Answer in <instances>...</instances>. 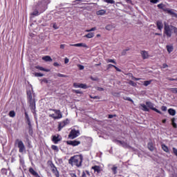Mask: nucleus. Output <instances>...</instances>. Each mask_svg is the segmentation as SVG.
<instances>
[{"mask_svg":"<svg viewBox=\"0 0 177 177\" xmlns=\"http://www.w3.org/2000/svg\"><path fill=\"white\" fill-rule=\"evenodd\" d=\"M53 28H55V30H57V28H59V27H57V25H56V24H53Z\"/></svg>","mask_w":177,"mask_h":177,"instance_id":"nucleus-58","label":"nucleus"},{"mask_svg":"<svg viewBox=\"0 0 177 177\" xmlns=\"http://www.w3.org/2000/svg\"><path fill=\"white\" fill-rule=\"evenodd\" d=\"M26 122H27L29 128H31V121H30V120H26Z\"/></svg>","mask_w":177,"mask_h":177,"instance_id":"nucleus-49","label":"nucleus"},{"mask_svg":"<svg viewBox=\"0 0 177 177\" xmlns=\"http://www.w3.org/2000/svg\"><path fill=\"white\" fill-rule=\"evenodd\" d=\"M57 77H62V78H67V75H63V74H61V73H58L57 74Z\"/></svg>","mask_w":177,"mask_h":177,"instance_id":"nucleus-39","label":"nucleus"},{"mask_svg":"<svg viewBox=\"0 0 177 177\" xmlns=\"http://www.w3.org/2000/svg\"><path fill=\"white\" fill-rule=\"evenodd\" d=\"M148 149L150 151H154V146H153V142L148 143Z\"/></svg>","mask_w":177,"mask_h":177,"instance_id":"nucleus-26","label":"nucleus"},{"mask_svg":"<svg viewBox=\"0 0 177 177\" xmlns=\"http://www.w3.org/2000/svg\"><path fill=\"white\" fill-rule=\"evenodd\" d=\"M97 16H103V15H106V10H100L97 11Z\"/></svg>","mask_w":177,"mask_h":177,"instance_id":"nucleus-25","label":"nucleus"},{"mask_svg":"<svg viewBox=\"0 0 177 177\" xmlns=\"http://www.w3.org/2000/svg\"><path fill=\"white\" fill-rule=\"evenodd\" d=\"M171 125H173V127L174 128L177 127V124H176V123H175V118H174L171 119Z\"/></svg>","mask_w":177,"mask_h":177,"instance_id":"nucleus-34","label":"nucleus"},{"mask_svg":"<svg viewBox=\"0 0 177 177\" xmlns=\"http://www.w3.org/2000/svg\"><path fill=\"white\" fill-rule=\"evenodd\" d=\"M161 110H162V111H167V106H162L161 107Z\"/></svg>","mask_w":177,"mask_h":177,"instance_id":"nucleus-47","label":"nucleus"},{"mask_svg":"<svg viewBox=\"0 0 177 177\" xmlns=\"http://www.w3.org/2000/svg\"><path fill=\"white\" fill-rule=\"evenodd\" d=\"M132 80H134L135 81H139L140 80V78H136L135 77H132Z\"/></svg>","mask_w":177,"mask_h":177,"instance_id":"nucleus-62","label":"nucleus"},{"mask_svg":"<svg viewBox=\"0 0 177 177\" xmlns=\"http://www.w3.org/2000/svg\"><path fill=\"white\" fill-rule=\"evenodd\" d=\"M35 77H44V74L39 73H35Z\"/></svg>","mask_w":177,"mask_h":177,"instance_id":"nucleus-40","label":"nucleus"},{"mask_svg":"<svg viewBox=\"0 0 177 177\" xmlns=\"http://www.w3.org/2000/svg\"><path fill=\"white\" fill-rule=\"evenodd\" d=\"M15 145L19 148V153H24V151H26V146L24 145V142H23V141L19 139H17L15 140Z\"/></svg>","mask_w":177,"mask_h":177,"instance_id":"nucleus-4","label":"nucleus"},{"mask_svg":"<svg viewBox=\"0 0 177 177\" xmlns=\"http://www.w3.org/2000/svg\"><path fill=\"white\" fill-rule=\"evenodd\" d=\"M68 62H70V59H68V58L66 57V58L64 59V63H65V64H67V63H68Z\"/></svg>","mask_w":177,"mask_h":177,"instance_id":"nucleus-53","label":"nucleus"},{"mask_svg":"<svg viewBox=\"0 0 177 177\" xmlns=\"http://www.w3.org/2000/svg\"><path fill=\"white\" fill-rule=\"evenodd\" d=\"M156 24H157L158 30H160L161 31V30L164 28V25L162 24V21H158Z\"/></svg>","mask_w":177,"mask_h":177,"instance_id":"nucleus-14","label":"nucleus"},{"mask_svg":"<svg viewBox=\"0 0 177 177\" xmlns=\"http://www.w3.org/2000/svg\"><path fill=\"white\" fill-rule=\"evenodd\" d=\"M71 177H77V175L75 174H74V173H71Z\"/></svg>","mask_w":177,"mask_h":177,"instance_id":"nucleus-63","label":"nucleus"},{"mask_svg":"<svg viewBox=\"0 0 177 177\" xmlns=\"http://www.w3.org/2000/svg\"><path fill=\"white\" fill-rule=\"evenodd\" d=\"M9 116L11 117V118H15V117H16V113L15 112V111H10Z\"/></svg>","mask_w":177,"mask_h":177,"instance_id":"nucleus-28","label":"nucleus"},{"mask_svg":"<svg viewBox=\"0 0 177 177\" xmlns=\"http://www.w3.org/2000/svg\"><path fill=\"white\" fill-rule=\"evenodd\" d=\"M140 107L141 110H143V111H149V109H151V110H153V111H156V113H158V114H162V113L154 107V104L151 102H146V104H141Z\"/></svg>","mask_w":177,"mask_h":177,"instance_id":"nucleus-2","label":"nucleus"},{"mask_svg":"<svg viewBox=\"0 0 177 177\" xmlns=\"http://www.w3.org/2000/svg\"><path fill=\"white\" fill-rule=\"evenodd\" d=\"M37 68H38V70H40V71H46V73H49V71H50V69L44 68L42 66H37Z\"/></svg>","mask_w":177,"mask_h":177,"instance_id":"nucleus-21","label":"nucleus"},{"mask_svg":"<svg viewBox=\"0 0 177 177\" xmlns=\"http://www.w3.org/2000/svg\"><path fill=\"white\" fill-rule=\"evenodd\" d=\"M50 3V0H43L41 5L45 8L48 4Z\"/></svg>","mask_w":177,"mask_h":177,"instance_id":"nucleus-18","label":"nucleus"},{"mask_svg":"<svg viewBox=\"0 0 177 177\" xmlns=\"http://www.w3.org/2000/svg\"><path fill=\"white\" fill-rule=\"evenodd\" d=\"M78 136H80V131L75 129L71 130L68 135L70 139H75V138H78Z\"/></svg>","mask_w":177,"mask_h":177,"instance_id":"nucleus-6","label":"nucleus"},{"mask_svg":"<svg viewBox=\"0 0 177 177\" xmlns=\"http://www.w3.org/2000/svg\"><path fill=\"white\" fill-rule=\"evenodd\" d=\"M170 92H172V93H177V88H170Z\"/></svg>","mask_w":177,"mask_h":177,"instance_id":"nucleus-38","label":"nucleus"},{"mask_svg":"<svg viewBox=\"0 0 177 177\" xmlns=\"http://www.w3.org/2000/svg\"><path fill=\"white\" fill-rule=\"evenodd\" d=\"M52 172H53V174L55 175L56 177L60 176V175L59 174V170H57V168L56 167H54L53 168Z\"/></svg>","mask_w":177,"mask_h":177,"instance_id":"nucleus-16","label":"nucleus"},{"mask_svg":"<svg viewBox=\"0 0 177 177\" xmlns=\"http://www.w3.org/2000/svg\"><path fill=\"white\" fill-rule=\"evenodd\" d=\"M106 30H107L108 31H110L111 30H113V28H115V26L113 24H109V25H107L106 27H105Z\"/></svg>","mask_w":177,"mask_h":177,"instance_id":"nucleus-24","label":"nucleus"},{"mask_svg":"<svg viewBox=\"0 0 177 177\" xmlns=\"http://www.w3.org/2000/svg\"><path fill=\"white\" fill-rule=\"evenodd\" d=\"M168 113H169V114H170V115H175V114H176V111H175L173 109H169Z\"/></svg>","mask_w":177,"mask_h":177,"instance_id":"nucleus-27","label":"nucleus"},{"mask_svg":"<svg viewBox=\"0 0 177 177\" xmlns=\"http://www.w3.org/2000/svg\"><path fill=\"white\" fill-rule=\"evenodd\" d=\"M25 117H26V121L30 120V117L28 116V113H27V112L25 113Z\"/></svg>","mask_w":177,"mask_h":177,"instance_id":"nucleus-46","label":"nucleus"},{"mask_svg":"<svg viewBox=\"0 0 177 177\" xmlns=\"http://www.w3.org/2000/svg\"><path fill=\"white\" fill-rule=\"evenodd\" d=\"M65 46H66V44H61L60 45V48L61 49H64Z\"/></svg>","mask_w":177,"mask_h":177,"instance_id":"nucleus-60","label":"nucleus"},{"mask_svg":"<svg viewBox=\"0 0 177 177\" xmlns=\"http://www.w3.org/2000/svg\"><path fill=\"white\" fill-rule=\"evenodd\" d=\"M84 38H88V39L93 38V37H95V33L89 32L87 35H84Z\"/></svg>","mask_w":177,"mask_h":177,"instance_id":"nucleus-20","label":"nucleus"},{"mask_svg":"<svg viewBox=\"0 0 177 177\" xmlns=\"http://www.w3.org/2000/svg\"><path fill=\"white\" fill-rule=\"evenodd\" d=\"M27 95L30 106H34L35 102H34V100H32V95L31 94V91H28Z\"/></svg>","mask_w":177,"mask_h":177,"instance_id":"nucleus-9","label":"nucleus"},{"mask_svg":"<svg viewBox=\"0 0 177 177\" xmlns=\"http://www.w3.org/2000/svg\"><path fill=\"white\" fill-rule=\"evenodd\" d=\"M97 90H98L100 92H102V91H104V88H103L102 87H97Z\"/></svg>","mask_w":177,"mask_h":177,"instance_id":"nucleus-50","label":"nucleus"},{"mask_svg":"<svg viewBox=\"0 0 177 177\" xmlns=\"http://www.w3.org/2000/svg\"><path fill=\"white\" fill-rule=\"evenodd\" d=\"M163 11L167 12V13L172 16V17H177V14L175 12V10L174 9L164 8Z\"/></svg>","mask_w":177,"mask_h":177,"instance_id":"nucleus-7","label":"nucleus"},{"mask_svg":"<svg viewBox=\"0 0 177 177\" xmlns=\"http://www.w3.org/2000/svg\"><path fill=\"white\" fill-rule=\"evenodd\" d=\"M42 60H44V62H52L53 61L50 56H48V55L43 57Z\"/></svg>","mask_w":177,"mask_h":177,"instance_id":"nucleus-19","label":"nucleus"},{"mask_svg":"<svg viewBox=\"0 0 177 177\" xmlns=\"http://www.w3.org/2000/svg\"><path fill=\"white\" fill-rule=\"evenodd\" d=\"M158 8H159V9H162V10H164V9H165V8H164V4H162V3L158 4Z\"/></svg>","mask_w":177,"mask_h":177,"instance_id":"nucleus-42","label":"nucleus"},{"mask_svg":"<svg viewBox=\"0 0 177 177\" xmlns=\"http://www.w3.org/2000/svg\"><path fill=\"white\" fill-rule=\"evenodd\" d=\"M115 66L114 65H113V64H108V66H107V68H111V67H114Z\"/></svg>","mask_w":177,"mask_h":177,"instance_id":"nucleus-56","label":"nucleus"},{"mask_svg":"<svg viewBox=\"0 0 177 177\" xmlns=\"http://www.w3.org/2000/svg\"><path fill=\"white\" fill-rule=\"evenodd\" d=\"M167 52L171 53L174 50V47L172 46H167Z\"/></svg>","mask_w":177,"mask_h":177,"instance_id":"nucleus-29","label":"nucleus"},{"mask_svg":"<svg viewBox=\"0 0 177 177\" xmlns=\"http://www.w3.org/2000/svg\"><path fill=\"white\" fill-rule=\"evenodd\" d=\"M29 172L33 175L34 176H36V177H40L39 176V174H38V173H37V171H35V170H34V169L32 168H30L29 169Z\"/></svg>","mask_w":177,"mask_h":177,"instance_id":"nucleus-15","label":"nucleus"},{"mask_svg":"<svg viewBox=\"0 0 177 177\" xmlns=\"http://www.w3.org/2000/svg\"><path fill=\"white\" fill-rule=\"evenodd\" d=\"M53 66H54L55 67H59L60 64H59V63H57V62H55V63L53 64Z\"/></svg>","mask_w":177,"mask_h":177,"instance_id":"nucleus-51","label":"nucleus"},{"mask_svg":"<svg viewBox=\"0 0 177 177\" xmlns=\"http://www.w3.org/2000/svg\"><path fill=\"white\" fill-rule=\"evenodd\" d=\"M167 80H169V81H177V79H174L171 77H168Z\"/></svg>","mask_w":177,"mask_h":177,"instance_id":"nucleus-57","label":"nucleus"},{"mask_svg":"<svg viewBox=\"0 0 177 177\" xmlns=\"http://www.w3.org/2000/svg\"><path fill=\"white\" fill-rule=\"evenodd\" d=\"M162 149L165 151V153H169V149L165 144H162Z\"/></svg>","mask_w":177,"mask_h":177,"instance_id":"nucleus-23","label":"nucleus"},{"mask_svg":"<svg viewBox=\"0 0 177 177\" xmlns=\"http://www.w3.org/2000/svg\"><path fill=\"white\" fill-rule=\"evenodd\" d=\"M173 153L176 157H177V149L175 147H173Z\"/></svg>","mask_w":177,"mask_h":177,"instance_id":"nucleus-43","label":"nucleus"},{"mask_svg":"<svg viewBox=\"0 0 177 177\" xmlns=\"http://www.w3.org/2000/svg\"><path fill=\"white\" fill-rule=\"evenodd\" d=\"M151 3H158V0H149Z\"/></svg>","mask_w":177,"mask_h":177,"instance_id":"nucleus-52","label":"nucleus"},{"mask_svg":"<svg viewBox=\"0 0 177 177\" xmlns=\"http://www.w3.org/2000/svg\"><path fill=\"white\" fill-rule=\"evenodd\" d=\"M128 50H129V49L124 50L122 52V56H125V55H127V52H128Z\"/></svg>","mask_w":177,"mask_h":177,"instance_id":"nucleus-45","label":"nucleus"},{"mask_svg":"<svg viewBox=\"0 0 177 177\" xmlns=\"http://www.w3.org/2000/svg\"><path fill=\"white\" fill-rule=\"evenodd\" d=\"M115 142L117 145H119V146H122V147H128V144L125 142L120 140H116Z\"/></svg>","mask_w":177,"mask_h":177,"instance_id":"nucleus-13","label":"nucleus"},{"mask_svg":"<svg viewBox=\"0 0 177 177\" xmlns=\"http://www.w3.org/2000/svg\"><path fill=\"white\" fill-rule=\"evenodd\" d=\"M173 30H174V32L175 34H176V35H177V28L176 27H173Z\"/></svg>","mask_w":177,"mask_h":177,"instance_id":"nucleus-55","label":"nucleus"},{"mask_svg":"<svg viewBox=\"0 0 177 177\" xmlns=\"http://www.w3.org/2000/svg\"><path fill=\"white\" fill-rule=\"evenodd\" d=\"M164 34L167 37V38H171V37H172V30H171L169 26L167 24H165Z\"/></svg>","mask_w":177,"mask_h":177,"instance_id":"nucleus-5","label":"nucleus"},{"mask_svg":"<svg viewBox=\"0 0 177 177\" xmlns=\"http://www.w3.org/2000/svg\"><path fill=\"white\" fill-rule=\"evenodd\" d=\"M97 28L96 27L92 28L91 29L88 30H86V32H92V31H96Z\"/></svg>","mask_w":177,"mask_h":177,"instance_id":"nucleus-33","label":"nucleus"},{"mask_svg":"<svg viewBox=\"0 0 177 177\" xmlns=\"http://www.w3.org/2000/svg\"><path fill=\"white\" fill-rule=\"evenodd\" d=\"M77 67H79L80 70H84V67L82 65H77Z\"/></svg>","mask_w":177,"mask_h":177,"instance_id":"nucleus-54","label":"nucleus"},{"mask_svg":"<svg viewBox=\"0 0 177 177\" xmlns=\"http://www.w3.org/2000/svg\"><path fill=\"white\" fill-rule=\"evenodd\" d=\"M151 84V80H147L144 82V86H149Z\"/></svg>","mask_w":177,"mask_h":177,"instance_id":"nucleus-30","label":"nucleus"},{"mask_svg":"<svg viewBox=\"0 0 177 177\" xmlns=\"http://www.w3.org/2000/svg\"><path fill=\"white\" fill-rule=\"evenodd\" d=\"M51 149H53V150H54L55 151H59V148L56 145H52Z\"/></svg>","mask_w":177,"mask_h":177,"instance_id":"nucleus-35","label":"nucleus"},{"mask_svg":"<svg viewBox=\"0 0 177 177\" xmlns=\"http://www.w3.org/2000/svg\"><path fill=\"white\" fill-rule=\"evenodd\" d=\"M79 88H82V89H86V88H88V86H86V84H80Z\"/></svg>","mask_w":177,"mask_h":177,"instance_id":"nucleus-32","label":"nucleus"},{"mask_svg":"<svg viewBox=\"0 0 177 177\" xmlns=\"http://www.w3.org/2000/svg\"><path fill=\"white\" fill-rule=\"evenodd\" d=\"M67 124H68V119L60 122L58 127V131H62V128H64Z\"/></svg>","mask_w":177,"mask_h":177,"instance_id":"nucleus-10","label":"nucleus"},{"mask_svg":"<svg viewBox=\"0 0 177 177\" xmlns=\"http://www.w3.org/2000/svg\"><path fill=\"white\" fill-rule=\"evenodd\" d=\"M82 161H84V156H82V155H75L70 158L68 164L72 167H74L75 165V167H77V168H80V167H82Z\"/></svg>","mask_w":177,"mask_h":177,"instance_id":"nucleus-1","label":"nucleus"},{"mask_svg":"<svg viewBox=\"0 0 177 177\" xmlns=\"http://www.w3.org/2000/svg\"><path fill=\"white\" fill-rule=\"evenodd\" d=\"M92 169H93L95 172H97V174L100 172V167L97 165L92 167Z\"/></svg>","mask_w":177,"mask_h":177,"instance_id":"nucleus-22","label":"nucleus"},{"mask_svg":"<svg viewBox=\"0 0 177 177\" xmlns=\"http://www.w3.org/2000/svg\"><path fill=\"white\" fill-rule=\"evenodd\" d=\"M32 16H38V15H39V12H38V10H35L32 13Z\"/></svg>","mask_w":177,"mask_h":177,"instance_id":"nucleus-41","label":"nucleus"},{"mask_svg":"<svg viewBox=\"0 0 177 177\" xmlns=\"http://www.w3.org/2000/svg\"><path fill=\"white\" fill-rule=\"evenodd\" d=\"M168 67V65L167 64H163L162 68H167Z\"/></svg>","mask_w":177,"mask_h":177,"instance_id":"nucleus-61","label":"nucleus"},{"mask_svg":"<svg viewBox=\"0 0 177 177\" xmlns=\"http://www.w3.org/2000/svg\"><path fill=\"white\" fill-rule=\"evenodd\" d=\"M52 140L55 145H57L62 140V137L59 135L53 136Z\"/></svg>","mask_w":177,"mask_h":177,"instance_id":"nucleus-8","label":"nucleus"},{"mask_svg":"<svg viewBox=\"0 0 177 177\" xmlns=\"http://www.w3.org/2000/svg\"><path fill=\"white\" fill-rule=\"evenodd\" d=\"M67 145H69L70 146H78V145H81V142L77 140L73 141L70 140L67 141Z\"/></svg>","mask_w":177,"mask_h":177,"instance_id":"nucleus-11","label":"nucleus"},{"mask_svg":"<svg viewBox=\"0 0 177 177\" xmlns=\"http://www.w3.org/2000/svg\"><path fill=\"white\" fill-rule=\"evenodd\" d=\"M104 2H106V3H115V1L114 0H102Z\"/></svg>","mask_w":177,"mask_h":177,"instance_id":"nucleus-31","label":"nucleus"},{"mask_svg":"<svg viewBox=\"0 0 177 177\" xmlns=\"http://www.w3.org/2000/svg\"><path fill=\"white\" fill-rule=\"evenodd\" d=\"M107 63H113L114 64H116L115 61L114 59H107Z\"/></svg>","mask_w":177,"mask_h":177,"instance_id":"nucleus-44","label":"nucleus"},{"mask_svg":"<svg viewBox=\"0 0 177 177\" xmlns=\"http://www.w3.org/2000/svg\"><path fill=\"white\" fill-rule=\"evenodd\" d=\"M112 171L113 172L114 174H117V167L116 166H113L111 168Z\"/></svg>","mask_w":177,"mask_h":177,"instance_id":"nucleus-37","label":"nucleus"},{"mask_svg":"<svg viewBox=\"0 0 177 177\" xmlns=\"http://www.w3.org/2000/svg\"><path fill=\"white\" fill-rule=\"evenodd\" d=\"M52 111H54V113L49 115V117H51V118H53L54 120H60V118H63V115L60 110L52 109Z\"/></svg>","mask_w":177,"mask_h":177,"instance_id":"nucleus-3","label":"nucleus"},{"mask_svg":"<svg viewBox=\"0 0 177 177\" xmlns=\"http://www.w3.org/2000/svg\"><path fill=\"white\" fill-rule=\"evenodd\" d=\"M70 46H76L77 48H88V46L86 45V44L84 43H78L76 44H70Z\"/></svg>","mask_w":177,"mask_h":177,"instance_id":"nucleus-12","label":"nucleus"},{"mask_svg":"<svg viewBox=\"0 0 177 177\" xmlns=\"http://www.w3.org/2000/svg\"><path fill=\"white\" fill-rule=\"evenodd\" d=\"M73 86H74L75 88H80V84H78V83H74V84H73Z\"/></svg>","mask_w":177,"mask_h":177,"instance_id":"nucleus-48","label":"nucleus"},{"mask_svg":"<svg viewBox=\"0 0 177 177\" xmlns=\"http://www.w3.org/2000/svg\"><path fill=\"white\" fill-rule=\"evenodd\" d=\"M29 133L30 135H32V127L29 128Z\"/></svg>","mask_w":177,"mask_h":177,"instance_id":"nucleus-59","label":"nucleus"},{"mask_svg":"<svg viewBox=\"0 0 177 177\" xmlns=\"http://www.w3.org/2000/svg\"><path fill=\"white\" fill-rule=\"evenodd\" d=\"M75 93H80V94L82 93V92L80 91L79 90H75Z\"/></svg>","mask_w":177,"mask_h":177,"instance_id":"nucleus-64","label":"nucleus"},{"mask_svg":"<svg viewBox=\"0 0 177 177\" xmlns=\"http://www.w3.org/2000/svg\"><path fill=\"white\" fill-rule=\"evenodd\" d=\"M141 55L143 59H147L149 57V53L145 50L141 51Z\"/></svg>","mask_w":177,"mask_h":177,"instance_id":"nucleus-17","label":"nucleus"},{"mask_svg":"<svg viewBox=\"0 0 177 177\" xmlns=\"http://www.w3.org/2000/svg\"><path fill=\"white\" fill-rule=\"evenodd\" d=\"M129 85H131V86H137V84L136 83H135L133 81H132V80H130L129 82Z\"/></svg>","mask_w":177,"mask_h":177,"instance_id":"nucleus-36","label":"nucleus"}]
</instances>
